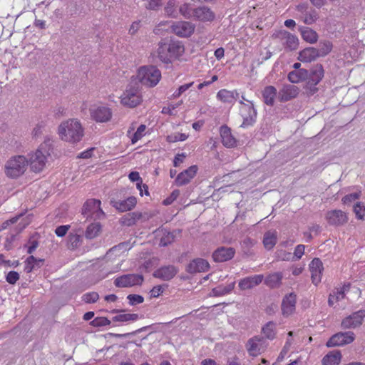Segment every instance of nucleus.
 I'll return each instance as SVG.
<instances>
[{
	"label": "nucleus",
	"mask_w": 365,
	"mask_h": 365,
	"mask_svg": "<svg viewBox=\"0 0 365 365\" xmlns=\"http://www.w3.org/2000/svg\"><path fill=\"white\" fill-rule=\"evenodd\" d=\"M193 18L200 21H212L215 18V13L207 6H201L193 9Z\"/></svg>",
	"instance_id": "nucleus-16"
},
{
	"label": "nucleus",
	"mask_w": 365,
	"mask_h": 365,
	"mask_svg": "<svg viewBox=\"0 0 365 365\" xmlns=\"http://www.w3.org/2000/svg\"><path fill=\"white\" fill-rule=\"evenodd\" d=\"M341 354L339 351H333L325 355L322 360V365H338L341 361Z\"/></svg>",
	"instance_id": "nucleus-32"
},
{
	"label": "nucleus",
	"mask_w": 365,
	"mask_h": 365,
	"mask_svg": "<svg viewBox=\"0 0 365 365\" xmlns=\"http://www.w3.org/2000/svg\"><path fill=\"white\" fill-rule=\"evenodd\" d=\"M220 136L222 138V143L227 148L234 147L236 144V140L231 133V129L224 125L220 127Z\"/></svg>",
	"instance_id": "nucleus-26"
},
{
	"label": "nucleus",
	"mask_w": 365,
	"mask_h": 365,
	"mask_svg": "<svg viewBox=\"0 0 365 365\" xmlns=\"http://www.w3.org/2000/svg\"><path fill=\"white\" fill-rule=\"evenodd\" d=\"M177 7L178 6L175 0H169L165 7V12L170 17L178 18V10Z\"/></svg>",
	"instance_id": "nucleus-41"
},
{
	"label": "nucleus",
	"mask_w": 365,
	"mask_h": 365,
	"mask_svg": "<svg viewBox=\"0 0 365 365\" xmlns=\"http://www.w3.org/2000/svg\"><path fill=\"white\" fill-rule=\"evenodd\" d=\"M169 54L170 53H168V50H167V46L165 41L163 40V41H160L158 44V56L160 61L165 64L171 63L172 58Z\"/></svg>",
	"instance_id": "nucleus-36"
},
{
	"label": "nucleus",
	"mask_w": 365,
	"mask_h": 365,
	"mask_svg": "<svg viewBox=\"0 0 365 365\" xmlns=\"http://www.w3.org/2000/svg\"><path fill=\"white\" fill-rule=\"evenodd\" d=\"M319 19V14L315 9L305 11L304 14V22L306 24L311 25Z\"/></svg>",
	"instance_id": "nucleus-44"
},
{
	"label": "nucleus",
	"mask_w": 365,
	"mask_h": 365,
	"mask_svg": "<svg viewBox=\"0 0 365 365\" xmlns=\"http://www.w3.org/2000/svg\"><path fill=\"white\" fill-rule=\"evenodd\" d=\"M178 272V269L174 265H168L157 269L153 272V276L164 281H169L172 279Z\"/></svg>",
	"instance_id": "nucleus-14"
},
{
	"label": "nucleus",
	"mask_w": 365,
	"mask_h": 365,
	"mask_svg": "<svg viewBox=\"0 0 365 365\" xmlns=\"http://www.w3.org/2000/svg\"><path fill=\"white\" fill-rule=\"evenodd\" d=\"M312 281L317 284L321 282V275L323 270L322 262L319 258H314L309 264Z\"/></svg>",
	"instance_id": "nucleus-21"
},
{
	"label": "nucleus",
	"mask_w": 365,
	"mask_h": 365,
	"mask_svg": "<svg viewBox=\"0 0 365 365\" xmlns=\"http://www.w3.org/2000/svg\"><path fill=\"white\" fill-rule=\"evenodd\" d=\"M239 93L236 91L221 89L217 93V98L224 103L234 104L239 98Z\"/></svg>",
	"instance_id": "nucleus-25"
},
{
	"label": "nucleus",
	"mask_w": 365,
	"mask_h": 365,
	"mask_svg": "<svg viewBox=\"0 0 365 365\" xmlns=\"http://www.w3.org/2000/svg\"><path fill=\"white\" fill-rule=\"evenodd\" d=\"M155 325H156L155 324H153L149 325V326H145V327L140 328L138 330L130 332V333H126V334H110V335H112L113 336H114L115 338H125V337H127L128 336L135 335V334H136L138 333H140L142 331H145V330H147V329H148L150 328L153 327Z\"/></svg>",
	"instance_id": "nucleus-50"
},
{
	"label": "nucleus",
	"mask_w": 365,
	"mask_h": 365,
	"mask_svg": "<svg viewBox=\"0 0 365 365\" xmlns=\"http://www.w3.org/2000/svg\"><path fill=\"white\" fill-rule=\"evenodd\" d=\"M297 296L294 293L286 295L282 302V312L283 316L288 317L291 315L296 308Z\"/></svg>",
	"instance_id": "nucleus-18"
},
{
	"label": "nucleus",
	"mask_w": 365,
	"mask_h": 365,
	"mask_svg": "<svg viewBox=\"0 0 365 365\" xmlns=\"http://www.w3.org/2000/svg\"><path fill=\"white\" fill-rule=\"evenodd\" d=\"M262 332L264 333L266 338L269 339H273L276 335L275 323H274L273 322H267L262 327Z\"/></svg>",
	"instance_id": "nucleus-43"
},
{
	"label": "nucleus",
	"mask_w": 365,
	"mask_h": 365,
	"mask_svg": "<svg viewBox=\"0 0 365 365\" xmlns=\"http://www.w3.org/2000/svg\"><path fill=\"white\" fill-rule=\"evenodd\" d=\"M304 249L305 246L303 245H299L295 247L294 255L297 259H300L302 257L304 253Z\"/></svg>",
	"instance_id": "nucleus-64"
},
{
	"label": "nucleus",
	"mask_w": 365,
	"mask_h": 365,
	"mask_svg": "<svg viewBox=\"0 0 365 365\" xmlns=\"http://www.w3.org/2000/svg\"><path fill=\"white\" fill-rule=\"evenodd\" d=\"M259 339H257V337H255L252 339H249L248 341V346L247 350L250 355H257V353L259 351V349L258 348V344L257 341H259Z\"/></svg>",
	"instance_id": "nucleus-48"
},
{
	"label": "nucleus",
	"mask_w": 365,
	"mask_h": 365,
	"mask_svg": "<svg viewBox=\"0 0 365 365\" xmlns=\"http://www.w3.org/2000/svg\"><path fill=\"white\" fill-rule=\"evenodd\" d=\"M141 101V96L136 83H135V85H129V88L121 97V103L130 108L137 106L140 103Z\"/></svg>",
	"instance_id": "nucleus-8"
},
{
	"label": "nucleus",
	"mask_w": 365,
	"mask_h": 365,
	"mask_svg": "<svg viewBox=\"0 0 365 365\" xmlns=\"http://www.w3.org/2000/svg\"><path fill=\"white\" fill-rule=\"evenodd\" d=\"M146 126L143 124H141L138 128L137 130L133 134L131 138V142L133 144L135 143L138 141L143 135V133L145 130Z\"/></svg>",
	"instance_id": "nucleus-55"
},
{
	"label": "nucleus",
	"mask_w": 365,
	"mask_h": 365,
	"mask_svg": "<svg viewBox=\"0 0 365 365\" xmlns=\"http://www.w3.org/2000/svg\"><path fill=\"white\" fill-rule=\"evenodd\" d=\"M91 325L95 327H100L110 324V321L106 317H96L91 322Z\"/></svg>",
	"instance_id": "nucleus-53"
},
{
	"label": "nucleus",
	"mask_w": 365,
	"mask_h": 365,
	"mask_svg": "<svg viewBox=\"0 0 365 365\" xmlns=\"http://www.w3.org/2000/svg\"><path fill=\"white\" fill-rule=\"evenodd\" d=\"M282 272H274L267 276L264 279V284L272 289L278 288L282 284Z\"/></svg>",
	"instance_id": "nucleus-30"
},
{
	"label": "nucleus",
	"mask_w": 365,
	"mask_h": 365,
	"mask_svg": "<svg viewBox=\"0 0 365 365\" xmlns=\"http://www.w3.org/2000/svg\"><path fill=\"white\" fill-rule=\"evenodd\" d=\"M144 277L140 274H127L121 275L114 280L116 287H130L135 285H141Z\"/></svg>",
	"instance_id": "nucleus-9"
},
{
	"label": "nucleus",
	"mask_w": 365,
	"mask_h": 365,
	"mask_svg": "<svg viewBox=\"0 0 365 365\" xmlns=\"http://www.w3.org/2000/svg\"><path fill=\"white\" fill-rule=\"evenodd\" d=\"M324 71L322 64H317L307 69V88L312 94L318 91L317 85L322 80Z\"/></svg>",
	"instance_id": "nucleus-6"
},
{
	"label": "nucleus",
	"mask_w": 365,
	"mask_h": 365,
	"mask_svg": "<svg viewBox=\"0 0 365 365\" xmlns=\"http://www.w3.org/2000/svg\"><path fill=\"white\" fill-rule=\"evenodd\" d=\"M101 201L96 199L88 200L82 208V215L87 219L93 218L94 220L101 219L105 216V213L101 208Z\"/></svg>",
	"instance_id": "nucleus-7"
},
{
	"label": "nucleus",
	"mask_w": 365,
	"mask_h": 365,
	"mask_svg": "<svg viewBox=\"0 0 365 365\" xmlns=\"http://www.w3.org/2000/svg\"><path fill=\"white\" fill-rule=\"evenodd\" d=\"M195 26L189 21H178L171 26L172 31L180 37H189L195 31Z\"/></svg>",
	"instance_id": "nucleus-11"
},
{
	"label": "nucleus",
	"mask_w": 365,
	"mask_h": 365,
	"mask_svg": "<svg viewBox=\"0 0 365 365\" xmlns=\"http://www.w3.org/2000/svg\"><path fill=\"white\" fill-rule=\"evenodd\" d=\"M263 279L264 276L262 274L245 277L239 282V287L242 290L252 289L259 285L263 281Z\"/></svg>",
	"instance_id": "nucleus-24"
},
{
	"label": "nucleus",
	"mask_w": 365,
	"mask_h": 365,
	"mask_svg": "<svg viewBox=\"0 0 365 365\" xmlns=\"http://www.w3.org/2000/svg\"><path fill=\"white\" fill-rule=\"evenodd\" d=\"M284 38H286L285 49L294 51L298 48L299 40L297 37L287 31H284Z\"/></svg>",
	"instance_id": "nucleus-37"
},
{
	"label": "nucleus",
	"mask_w": 365,
	"mask_h": 365,
	"mask_svg": "<svg viewBox=\"0 0 365 365\" xmlns=\"http://www.w3.org/2000/svg\"><path fill=\"white\" fill-rule=\"evenodd\" d=\"M277 241V234L276 231H268L264 233L263 237V245L267 250H272Z\"/></svg>",
	"instance_id": "nucleus-35"
},
{
	"label": "nucleus",
	"mask_w": 365,
	"mask_h": 365,
	"mask_svg": "<svg viewBox=\"0 0 365 365\" xmlns=\"http://www.w3.org/2000/svg\"><path fill=\"white\" fill-rule=\"evenodd\" d=\"M181 103H182V101L177 104H170L167 107H163V110H162V113L168 114L170 115H173V110L175 109Z\"/></svg>",
	"instance_id": "nucleus-63"
},
{
	"label": "nucleus",
	"mask_w": 365,
	"mask_h": 365,
	"mask_svg": "<svg viewBox=\"0 0 365 365\" xmlns=\"http://www.w3.org/2000/svg\"><path fill=\"white\" fill-rule=\"evenodd\" d=\"M360 195H361L360 192H354V193L346 195L342 198V202L344 204L350 203V202H354L356 200L359 199L360 197Z\"/></svg>",
	"instance_id": "nucleus-61"
},
{
	"label": "nucleus",
	"mask_w": 365,
	"mask_h": 365,
	"mask_svg": "<svg viewBox=\"0 0 365 365\" xmlns=\"http://www.w3.org/2000/svg\"><path fill=\"white\" fill-rule=\"evenodd\" d=\"M58 134L63 140L70 143L79 142L83 136V129L79 121L69 119L61 123Z\"/></svg>",
	"instance_id": "nucleus-2"
},
{
	"label": "nucleus",
	"mask_w": 365,
	"mask_h": 365,
	"mask_svg": "<svg viewBox=\"0 0 365 365\" xmlns=\"http://www.w3.org/2000/svg\"><path fill=\"white\" fill-rule=\"evenodd\" d=\"M247 103H245L244 101H240L241 105L240 112L243 118V122L240 127L244 128L253 125L256 122L257 115L253 103L250 101H247Z\"/></svg>",
	"instance_id": "nucleus-5"
},
{
	"label": "nucleus",
	"mask_w": 365,
	"mask_h": 365,
	"mask_svg": "<svg viewBox=\"0 0 365 365\" xmlns=\"http://www.w3.org/2000/svg\"><path fill=\"white\" fill-rule=\"evenodd\" d=\"M187 138L185 133H175L167 136L166 140L168 143H175L178 141H184Z\"/></svg>",
	"instance_id": "nucleus-51"
},
{
	"label": "nucleus",
	"mask_w": 365,
	"mask_h": 365,
	"mask_svg": "<svg viewBox=\"0 0 365 365\" xmlns=\"http://www.w3.org/2000/svg\"><path fill=\"white\" fill-rule=\"evenodd\" d=\"M210 269L209 262L202 258H196L192 260L187 266L186 271L190 274L205 272Z\"/></svg>",
	"instance_id": "nucleus-15"
},
{
	"label": "nucleus",
	"mask_w": 365,
	"mask_h": 365,
	"mask_svg": "<svg viewBox=\"0 0 365 365\" xmlns=\"http://www.w3.org/2000/svg\"><path fill=\"white\" fill-rule=\"evenodd\" d=\"M68 237V247L69 249L74 250L80 245L81 240L80 235L70 233Z\"/></svg>",
	"instance_id": "nucleus-47"
},
{
	"label": "nucleus",
	"mask_w": 365,
	"mask_h": 365,
	"mask_svg": "<svg viewBox=\"0 0 365 365\" xmlns=\"http://www.w3.org/2000/svg\"><path fill=\"white\" fill-rule=\"evenodd\" d=\"M101 225L100 222H94L89 225L86 230L85 236L87 239H93L100 233Z\"/></svg>",
	"instance_id": "nucleus-38"
},
{
	"label": "nucleus",
	"mask_w": 365,
	"mask_h": 365,
	"mask_svg": "<svg viewBox=\"0 0 365 365\" xmlns=\"http://www.w3.org/2000/svg\"><path fill=\"white\" fill-rule=\"evenodd\" d=\"M355 339V334L352 331L339 332L334 334L327 342V346H340L351 344Z\"/></svg>",
	"instance_id": "nucleus-10"
},
{
	"label": "nucleus",
	"mask_w": 365,
	"mask_h": 365,
	"mask_svg": "<svg viewBox=\"0 0 365 365\" xmlns=\"http://www.w3.org/2000/svg\"><path fill=\"white\" fill-rule=\"evenodd\" d=\"M277 93V89L274 86H266L262 91V97L264 103L267 106H272L274 103Z\"/></svg>",
	"instance_id": "nucleus-29"
},
{
	"label": "nucleus",
	"mask_w": 365,
	"mask_h": 365,
	"mask_svg": "<svg viewBox=\"0 0 365 365\" xmlns=\"http://www.w3.org/2000/svg\"><path fill=\"white\" fill-rule=\"evenodd\" d=\"M90 113L92 118L100 123L108 122L112 117L111 110L103 106L91 108Z\"/></svg>",
	"instance_id": "nucleus-12"
},
{
	"label": "nucleus",
	"mask_w": 365,
	"mask_h": 365,
	"mask_svg": "<svg viewBox=\"0 0 365 365\" xmlns=\"http://www.w3.org/2000/svg\"><path fill=\"white\" fill-rule=\"evenodd\" d=\"M354 212L359 220L365 219V206L363 203L358 202L354 205Z\"/></svg>",
	"instance_id": "nucleus-49"
},
{
	"label": "nucleus",
	"mask_w": 365,
	"mask_h": 365,
	"mask_svg": "<svg viewBox=\"0 0 365 365\" xmlns=\"http://www.w3.org/2000/svg\"><path fill=\"white\" fill-rule=\"evenodd\" d=\"M299 31L305 41L310 43H314L317 41L318 34L312 29L308 27H299Z\"/></svg>",
	"instance_id": "nucleus-34"
},
{
	"label": "nucleus",
	"mask_w": 365,
	"mask_h": 365,
	"mask_svg": "<svg viewBox=\"0 0 365 365\" xmlns=\"http://www.w3.org/2000/svg\"><path fill=\"white\" fill-rule=\"evenodd\" d=\"M193 82L186 83L184 85L180 86L177 91L174 92L173 94V98H177L180 97L185 91H186L187 89H189L192 85Z\"/></svg>",
	"instance_id": "nucleus-58"
},
{
	"label": "nucleus",
	"mask_w": 365,
	"mask_h": 365,
	"mask_svg": "<svg viewBox=\"0 0 365 365\" xmlns=\"http://www.w3.org/2000/svg\"><path fill=\"white\" fill-rule=\"evenodd\" d=\"M139 319L138 314H120L113 317V322H135Z\"/></svg>",
	"instance_id": "nucleus-42"
},
{
	"label": "nucleus",
	"mask_w": 365,
	"mask_h": 365,
	"mask_svg": "<svg viewBox=\"0 0 365 365\" xmlns=\"http://www.w3.org/2000/svg\"><path fill=\"white\" fill-rule=\"evenodd\" d=\"M44 264V259L36 258L33 255L29 256L25 261L24 271L30 273L41 268Z\"/></svg>",
	"instance_id": "nucleus-27"
},
{
	"label": "nucleus",
	"mask_w": 365,
	"mask_h": 365,
	"mask_svg": "<svg viewBox=\"0 0 365 365\" xmlns=\"http://www.w3.org/2000/svg\"><path fill=\"white\" fill-rule=\"evenodd\" d=\"M197 171V165H192L187 169L179 173L175 178V184L178 186H182L190 182Z\"/></svg>",
	"instance_id": "nucleus-19"
},
{
	"label": "nucleus",
	"mask_w": 365,
	"mask_h": 365,
	"mask_svg": "<svg viewBox=\"0 0 365 365\" xmlns=\"http://www.w3.org/2000/svg\"><path fill=\"white\" fill-rule=\"evenodd\" d=\"M299 93V88L294 85H284L279 92L280 101L285 102L295 98Z\"/></svg>",
	"instance_id": "nucleus-23"
},
{
	"label": "nucleus",
	"mask_w": 365,
	"mask_h": 365,
	"mask_svg": "<svg viewBox=\"0 0 365 365\" xmlns=\"http://www.w3.org/2000/svg\"><path fill=\"white\" fill-rule=\"evenodd\" d=\"M70 228V225H60L56 228L55 233L58 237H63Z\"/></svg>",
	"instance_id": "nucleus-62"
},
{
	"label": "nucleus",
	"mask_w": 365,
	"mask_h": 365,
	"mask_svg": "<svg viewBox=\"0 0 365 365\" xmlns=\"http://www.w3.org/2000/svg\"><path fill=\"white\" fill-rule=\"evenodd\" d=\"M19 279V274L16 271H10L6 275V281L10 284H14Z\"/></svg>",
	"instance_id": "nucleus-57"
},
{
	"label": "nucleus",
	"mask_w": 365,
	"mask_h": 365,
	"mask_svg": "<svg viewBox=\"0 0 365 365\" xmlns=\"http://www.w3.org/2000/svg\"><path fill=\"white\" fill-rule=\"evenodd\" d=\"M350 316L355 322V324H356L358 327L362 324L364 318L365 317V310L360 309L357 312H354Z\"/></svg>",
	"instance_id": "nucleus-52"
},
{
	"label": "nucleus",
	"mask_w": 365,
	"mask_h": 365,
	"mask_svg": "<svg viewBox=\"0 0 365 365\" xmlns=\"http://www.w3.org/2000/svg\"><path fill=\"white\" fill-rule=\"evenodd\" d=\"M136 203L137 200L133 196L129 197L124 200H110V204L113 207H115L120 212L131 210L136 205Z\"/></svg>",
	"instance_id": "nucleus-22"
},
{
	"label": "nucleus",
	"mask_w": 365,
	"mask_h": 365,
	"mask_svg": "<svg viewBox=\"0 0 365 365\" xmlns=\"http://www.w3.org/2000/svg\"><path fill=\"white\" fill-rule=\"evenodd\" d=\"M28 165V160L24 155L14 156L5 165V174L9 178H16L25 173Z\"/></svg>",
	"instance_id": "nucleus-3"
},
{
	"label": "nucleus",
	"mask_w": 365,
	"mask_h": 365,
	"mask_svg": "<svg viewBox=\"0 0 365 365\" xmlns=\"http://www.w3.org/2000/svg\"><path fill=\"white\" fill-rule=\"evenodd\" d=\"M180 14L185 19H190L193 18V9L189 4L184 3L179 6L178 14Z\"/></svg>",
	"instance_id": "nucleus-45"
},
{
	"label": "nucleus",
	"mask_w": 365,
	"mask_h": 365,
	"mask_svg": "<svg viewBox=\"0 0 365 365\" xmlns=\"http://www.w3.org/2000/svg\"><path fill=\"white\" fill-rule=\"evenodd\" d=\"M82 298L86 303H94L98 299L99 295L97 292H92L84 294Z\"/></svg>",
	"instance_id": "nucleus-56"
},
{
	"label": "nucleus",
	"mask_w": 365,
	"mask_h": 365,
	"mask_svg": "<svg viewBox=\"0 0 365 365\" xmlns=\"http://www.w3.org/2000/svg\"><path fill=\"white\" fill-rule=\"evenodd\" d=\"M175 238L174 232H171L167 230L163 231V234L160 240V245L163 247L168 246L171 244Z\"/></svg>",
	"instance_id": "nucleus-46"
},
{
	"label": "nucleus",
	"mask_w": 365,
	"mask_h": 365,
	"mask_svg": "<svg viewBox=\"0 0 365 365\" xmlns=\"http://www.w3.org/2000/svg\"><path fill=\"white\" fill-rule=\"evenodd\" d=\"M287 78L292 83H298L306 81L307 78V69L302 68L297 71H292L288 73Z\"/></svg>",
	"instance_id": "nucleus-31"
},
{
	"label": "nucleus",
	"mask_w": 365,
	"mask_h": 365,
	"mask_svg": "<svg viewBox=\"0 0 365 365\" xmlns=\"http://www.w3.org/2000/svg\"><path fill=\"white\" fill-rule=\"evenodd\" d=\"M326 218L328 221V223L330 225L334 226L342 225L345 224L348 220L346 214L340 210H334L327 212Z\"/></svg>",
	"instance_id": "nucleus-13"
},
{
	"label": "nucleus",
	"mask_w": 365,
	"mask_h": 365,
	"mask_svg": "<svg viewBox=\"0 0 365 365\" xmlns=\"http://www.w3.org/2000/svg\"><path fill=\"white\" fill-rule=\"evenodd\" d=\"M127 299H128L129 304L131 306L137 305L144 302L143 297L139 294H129L127 296Z\"/></svg>",
	"instance_id": "nucleus-54"
},
{
	"label": "nucleus",
	"mask_w": 365,
	"mask_h": 365,
	"mask_svg": "<svg viewBox=\"0 0 365 365\" xmlns=\"http://www.w3.org/2000/svg\"><path fill=\"white\" fill-rule=\"evenodd\" d=\"M180 192L179 190H174L170 195L163 200V205H171L180 195Z\"/></svg>",
	"instance_id": "nucleus-59"
},
{
	"label": "nucleus",
	"mask_w": 365,
	"mask_h": 365,
	"mask_svg": "<svg viewBox=\"0 0 365 365\" xmlns=\"http://www.w3.org/2000/svg\"><path fill=\"white\" fill-rule=\"evenodd\" d=\"M235 254V250L232 247H220L213 253L212 258L216 262H223L233 258Z\"/></svg>",
	"instance_id": "nucleus-17"
},
{
	"label": "nucleus",
	"mask_w": 365,
	"mask_h": 365,
	"mask_svg": "<svg viewBox=\"0 0 365 365\" xmlns=\"http://www.w3.org/2000/svg\"><path fill=\"white\" fill-rule=\"evenodd\" d=\"M235 287V282H232L227 286H218L212 289V293L215 297L223 296L229 294Z\"/></svg>",
	"instance_id": "nucleus-39"
},
{
	"label": "nucleus",
	"mask_w": 365,
	"mask_h": 365,
	"mask_svg": "<svg viewBox=\"0 0 365 365\" xmlns=\"http://www.w3.org/2000/svg\"><path fill=\"white\" fill-rule=\"evenodd\" d=\"M341 327L344 329H353L356 328L357 327L356 324H355V322L349 315V317L344 318L341 322Z\"/></svg>",
	"instance_id": "nucleus-60"
},
{
	"label": "nucleus",
	"mask_w": 365,
	"mask_h": 365,
	"mask_svg": "<svg viewBox=\"0 0 365 365\" xmlns=\"http://www.w3.org/2000/svg\"><path fill=\"white\" fill-rule=\"evenodd\" d=\"M142 217L141 212H133L124 215L120 220V222L124 226H132L135 224L138 220Z\"/></svg>",
	"instance_id": "nucleus-33"
},
{
	"label": "nucleus",
	"mask_w": 365,
	"mask_h": 365,
	"mask_svg": "<svg viewBox=\"0 0 365 365\" xmlns=\"http://www.w3.org/2000/svg\"><path fill=\"white\" fill-rule=\"evenodd\" d=\"M331 49L332 43L329 41H323L319 42L317 51H318L319 57H323L329 53Z\"/></svg>",
	"instance_id": "nucleus-40"
},
{
	"label": "nucleus",
	"mask_w": 365,
	"mask_h": 365,
	"mask_svg": "<svg viewBox=\"0 0 365 365\" xmlns=\"http://www.w3.org/2000/svg\"><path fill=\"white\" fill-rule=\"evenodd\" d=\"M164 41L167 46V50L170 53L169 56H171L172 59L178 58L182 55L185 51V47L181 41L172 39H165Z\"/></svg>",
	"instance_id": "nucleus-20"
},
{
	"label": "nucleus",
	"mask_w": 365,
	"mask_h": 365,
	"mask_svg": "<svg viewBox=\"0 0 365 365\" xmlns=\"http://www.w3.org/2000/svg\"><path fill=\"white\" fill-rule=\"evenodd\" d=\"M137 76L142 84L148 87H154L161 78V72L155 66H145L138 69Z\"/></svg>",
	"instance_id": "nucleus-4"
},
{
	"label": "nucleus",
	"mask_w": 365,
	"mask_h": 365,
	"mask_svg": "<svg viewBox=\"0 0 365 365\" xmlns=\"http://www.w3.org/2000/svg\"><path fill=\"white\" fill-rule=\"evenodd\" d=\"M318 57V51L316 48L307 47L299 53L298 59L302 62H311Z\"/></svg>",
	"instance_id": "nucleus-28"
},
{
	"label": "nucleus",
	"mask_w": 365,
	"mask_h": 365,
	"mask_svg": "<svg viewBox=\"0 0 365 365\" xmlns=\"http://www.w3.org/2000/svg\"><path fill=\"white\" fill-rule=\"evenodd\" d=\"M53 153L52 141L49 139L42 143L38 148L29 155L28 160L31 170L34 173L43 170L46 165L47 158Z\"/></svg>",
	"instance_id": "nucleus-1"
}]
</instances>
